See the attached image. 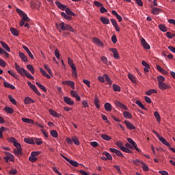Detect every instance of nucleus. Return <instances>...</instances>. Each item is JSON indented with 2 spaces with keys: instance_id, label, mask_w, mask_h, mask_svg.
<instances>
[{
  "instance_id": "nucleus-1",
  "label": "nucleus",
  "mask_w": 175,
  "mask_h": 175,
  "mask_svg": "<svg viewBox=\"0 0 175 175\" xmlns=\"http://www.w3.org/2000/svg\"><path fill=\"white\" fill-rule=\"evenodd\" d=\"M15 69L21 76H24V75H25L26 77L30 79V80H33L35 79L31 74H29V72H28V71H27V70L20 67L17 63H15Z\"/></svg>"
},
{
  "instance_id": "nucleus-2",
  "label": "nucleus",
  "mask_w": 175,
  "mask_h": 175,
  "mask_svg": "<svg viewBox=\"0 0 175 175\" xmlns=\"http://www.w3.org/2000/svg\"><path fill=\"white\" fill-rule=\"evenodd\" d=\"M59 27L62 31H70V32H74V29L71 26L65 24V23L62 22L59 23Z\"/></svg>"
},
{
  "instance_id": "nucleus-3",
  "label": "nucleus",
  "mask_w": 175,
  "mask_h": 175,
  "mask_svg": "<svg viewBox=\"0 0 175 175\" xmlns=\"http://www.w3.org/2000/svg\"><path fill=\"white\" fill-rule=\"evenodd\" d=\"M61 155H62V158H64V159H66L67 161V162L70 163V165H72V166H75V167H77V166H79V163H77V161L70 160L68 157H65L64 154H61Z\"/></svg>"
},
{
  "instance_id": "nucleus-4",
  "label": "nucleus",
  "mask_w": 175,
  "mask_h": 175,
  "mask_svg": "<svg viewBox=\"0 0 175 175\" xmlns=\"http://www.w3.org/2000/svg\"><path fill=\"white\" fill-rule=\"evenodd\" d=\"M64 101L66 105H69V106H73V105H75V101L68 96L64 97Z\"/></svg>"
},
{
  "instance_id": "nucleus-5",
  "label": "nucleus",
  "mask_w": 175,
  "mask_h": 175,
  "mask_svg": "<svg viewBox=\"0 0 175 175\" xmlns=\"http://www.w3.org/2000/svg\"><path fill=\"white\" fill-rule=\"evenodd\" d=\"M62 84L64 85H69L70 87H71V88L72 90H75V83L72 81H64L62 82Z\"/></svg>"
},
{
  "instance_id": "nucleus-6",
  "label": "nucleus",
  "mask_w": 175,
  "mask_h": 175,
  "mask_svg": "<svg viewBox=\"0 0 175 175\" xmlns=\"http://www.w3.org/2000/svg\"><path fill=\"white\" fill-rule=\"evenodd\" d=\"M109 51H111L113 54L114 58L116 59H120V55L118 54V51H117V49L116 48H110Z\"/></svg>"
},
{
  "instance_id": "nucleus-7",
  "label": "nucleus",
  "mask_w": 175,
  "mask_h": 175,
  "mask_svg": "<svg viewBox=\"0 0 175 175\" xmlns=\"http://www.w3.org/2000/svg\"><path fill=\"white\" fill-rule=\"evenodd\" d=\"M141 43L142 44L144 49H145L146 50H150V49H151V47L147 43V42H146V40L144 38H142Z\"/></svg>"
},
{
  "instance_id": "nucleus-8",
  "label": "nucleus",
  "mask_w": 175,
  "mask_h": 175,
  "mask_svg": "<svg viewBox=\"0 0 175 175\" xmlns=\"http://www.w3.org/2000/svg\"><path fill=\"white\" fill-rule=\"evenodd\" d=\"M109 150L111 151V152H113V154H116L118 157H124V154H122V152H121L120 150L116 148H109Z\"/></svg>"
},
{
  "instance_id": "nucleus-9",
  "label": "nucleus",
  "mask_w": 175,
  "mask_h": 175,
  "mask_svg": "<svg viewBox=\"0 0 175 175\" xmlns=\"http://www.w3.org/2000/svg\"><path fill=\"white\" fill-rule=\"evenodd\" d=\"M115 105L117 107H120L121 109H124V110H128V107L121 103L120 101H115Z\"/></svg>"
},
{
  "instance_id": "nucleus-10",
  "label": "nucleus",
  "mask_w": 175,
  "mask_h": 175,
  "mask_svg": "<svg viewBox=\"0 0 175 175\" xmlns=\"http://www.w3.org/2000/svg\"><path fill=\"white\" fill-rule=\"evenodd\" d=\"M71 69L72 70V77H77V69L76 68V66L75 64H72L70 66Z\"/></svg>"
},
{
  "instance_id": "nucleus-11",
  "label": "nucleus",
  "mask_w": 175,
  "mask_h": 175,
  "mask_svg": "<svg viewBox=\"0 0 175 175\" xmlns=\"http://www.w3.org/2000/svg\"><path fill=\"white\" fill-rule=\"evenodd\" d=\"M14 154L16 155L17 157L20 155H23V149L22 148H14Z\"/></svg>"
},
{
  "instance_id": "nucleus-12",
  "label": "nucleus",
  "mask_w": 175,
  "mask_h": 175,
  "mask_svg": "<svg viewBox=\"0 0 175 175\" xmlns=\"http://www.w3.org/2000/svg\"><path fill=\"white\" fill-rule=\"evenodd\" d=\"M159 140L161 142L164 144V146H166L167 147H170V144H169V142H167V141H166V139L163 138V137H159Z\"/></svg>"
},
{
  "instance_id": "nucleus-13",
  "label": "nucleus",
  "mask_w": 175,
  "mask_h": 175,
  "mask_svg": "<svg viewBox=\"0 0 175 175\" xmlns=\"http://www.w3.org/2000/svg\"><path fill=\"white\" fill-rule=\"evenodd\" d=\"M159 88L162 90H167V88H169V85L163 82L159 83Z\"/></svg>"
},
{
  "instance_id": "nucleus-14",
  "label": "nucleus",
  "mask_w": 175,
  "mask_h": 175,
  "mask_svg": "<svg viewBox=\"0 0 175 175\" xmlns=\"http://www.w3.org/2000/svg\"><path fill=\"white\" fill-rule=\"evenodd\" d=\"M25 21H29V18H28V16L26 15L22 18L20 22V26L23 27L24 24H25Z\"/></svg>"
},
{
  "instance_id": "nucleus-15",
  "label": "nucleus",
  "mask_w": 175,
  "mask_h": 175,
  "mask_svg": "<svg viewBox=\"0 0 175 175\" xmlns=\"http://www.w3.org/2000/svg\"><path fill=\"white\" fill-rule=\"evenodd\" d=\"M100 100H99V98L98 97L97 95L95 96L94 98V105L96 106V107L97 109H100V105H99Z\"/></svg>"
},
{
  "instance_id": "nucleus-16",
  "label": "nucleus",
  "mask_w": 175,
  "mask_h": 175,
  "mask_svg": "<svg viewBox=\"0 0 175 175\" xmlns=\"http://www.w3.org/2000/svg\"><path fill=\"white\" fill-rule=\"evenodd\" d=\"M161 12H162V10L161 8H158L154 7L152 9V14L158 15V14H159V13H161Z\"/></svg>"
},
{
  "instance_id": "nucleus-17",
  "label": "nucleus",
  "mask_w": 175,
  "mask_h": 175,
  "mask_svg": "<svg viewBox=\"0 0 175 175\" xmlns=\"http://www.w3.org/2000/svg\"><path fill=\"white\" fill-rule=\"evenodd\" d=\"M1 46L3 47V49H5V50H6V51H8V53H10V48L9 47V46L8 45V44H6V42L1 41L0 42Z\"/></svg>"
},
{
  "instance_id": "nucleus-18",
  "label": "nucleus",
  "mask_w": 175,
  "mask_h": 175,
  "mask_svg": "<svg viewBox=\"0 0 175 175\" xmlns=\"http://www.w3.org/2000/svg\"><path fill=\"white\" fill-rule=\"evenodd\" d=\"M124 124L126 125L129 129H136V127H135V126L133 125L132 123L129 122V121L125 120Z\"/></svg>"
},
{
  "instance_id": "nucleus-19",
  "label": "nucleus",
  "mask_w": 175,
  "mask_h": 175,
  "mask_svg": "<svg viewBox=\"0 0 175 175\" xmlns=\"http://www.w3.org/2000/svg\"><path fill=\"white\" fill-rule=\"evenodd\" d=\"M19 57L23 62H27L28 61V57H27V56L22 52H19Z\"/></svg>"
},
{
  "instance_id": "nucleus-20",
  "label": "nucleus",
  "mask_w": 175,
  "mask_h": 175,
  "mask_svg": "<svg viewBox=\"0 0 175 175\" xmlns=\"http://www.w3.org/2000/svg\"><path fill=\"white\" fill-rule=\"evenodd\" d=\"M23 49H24V50H25V51H27L29 57H31V59H33V55H32V53H31V51H29V49L26 46H23Z\"/></svg>"
},
{
  "instance_id": "nucleus-21",
  "label": "nucleus",
  "mask_w": 175,
  "mask_h": 175,
  "mask_svg": "<svg viewBox=\"0 0 175 175\" xmlns=\"http://www.w3.org/2000/svg\"><path fill=\"white\" fill-rule=\"evenodd\" d=\"M24 142L27 144H35V140L31 138H24Z\"/></svg>"
},
{
  "instance_id": "nucleus-22",
  "label": "nucleus",
  "mask_w": 175,
  "mask_h": 175,
  "mask_svg": "<svg viewBox=\"0 0 175 175\" xmlns=\"http://www.w3.org/2000/svg\"><path fill=\"white\" fill-rule=\"evenodd\" d=\"M40 72H41L42 76H44V77H46V79H51V77H50V75L47 74V72H46L43 68H40Z\"/></svg>"
},
{
  "instance_id": "nucleus-23",
  "label": "nucleus",
  "mask_w": 175,
  "mask_h": 175,
  "mask_svg": "<svg viewBox=\"0 0 175 175\" xmlns=\"http://www.w3.org/2000/svg\"><path fill=\"white\" fill-rule=\"evenodd\" d=\"M4 110L9 114H13L14 113V109L10 107H5Z\"/></svg>"
},
{
  "instance_id": "nucleus-24",
  "label": "nucleus",
  "mask_w": 175,
  "mask_h": 175,
  "mask_svg": "<svg viewBox=\"0 0 175 175\" xmlns=\"http://www.w3.org/2000/svg\"><path fill=\"white\" fill-rule=\"evenodd\" d=\"M25 105H31V103H35V100H32L29 97H26L25 98Z\"/></svg>"
},
{
  "instance_id": "nucleus-25",
  "label": "nucleus",
  "mask_w": 175,
  "mask_h": 175,
  "mask_svg": "<svg viewBox=\"0 0 175 175\" xmlns=\"http://www.w3.org/2000/svg\"><path fill=\"white\" fill-rule=\"evenodd\" d=\"M104 107L107 111H111V104L110 103H106Z\"/></svg>"
},
{
  "instance_id": "nucleus-26",
  "label": "nucleus",
  "mask_w": 175,
  "mask_h": 175,
  "mask_svg": "<svg viewBox=\"0 0 175 175\" xmlns=\"http://www.w3.org/2000/svg\"><path fill=\"white\" fill-rule=\"evenodd\" d=\"M123 116L124 118H129V120L132 118V113H129V111H124Z\"/></svg>"
},
{
  "instance_id": "nucleus-27",
  "label": "nucleus",
  "mask_w": 175,
  "mask_h": 175,
  "mask_svg": "<svg viewBox=\"0 0 175 175\" xmlns=\"http://www.w3.org/2000/svg\"><path fill=\"white\" fill-rule=\"evenodd\" d=\"M10 31L14 36H18V31L14 27H10Z\"/></svg>"
},
{
  "instance_id": "nucleus-28",
  "label": "nucleus",
  "mask_w": 175,
  "mask_h": 175,
  "mask_svg": "<svg viewBox=\"0 0 175 175\" xmlns=\"http://www.w3.org/2000/svg\"><path fill=\"white\" fill-rule=\"evenodd\" d=\"M36 85H38V87H39V88H40V90L44 91V92H47V90L46 89V87H44L43 85L40 84V83L36 82Z\"/></svg>"
},
{
  "instance_id": "nucleus-29",
  "label": "nucleus",
  "mask_w": 175,
  "mask_h": 175,
  "mask_svg": "<svg viewBox=\"0 0 175 175\" xmlns=\"http://www.w3.org/2000/svg\"><path fill=\"white\" fill-rule=\"evenodd\" d=\"M100 20L103 24H110V21L107 18L101 17Z\"/></svg>"
},
{
  "instance_id": "nucleus-30",
  "label": "nucleus",
  "mask_w": 175,
  "mask_h": 175,
  "mask_svg": "<svg viewBox=\"0 0 175 175\" xmlns=\"http://www.w3.org/2000/svg\"><path fill=\"white\" fill-rule=\"evenodd\" d=\"M159 29H160V31H162V32H167V28L166 27V26L161 24L159 25Z\"/></svg>"
},
{
  "instance_id": "nucleus-31",
  "label": "nucleus",
  "mask_w": 175,
  "mask_h": 175,
  "mask_svg": "<svg viewBox=\"0 0 175 175\" xmlns=\"http://www.w3.org/2000/svg\"><path fill=\"white\" fill-rule=\"evenodd\" d=\"M101 137H102V139H103L104 140H106L107 142L111 140V137L107 135V134L101 135Z\"/></svg>"
},
{
  "instance_id": "nucleus-32",
  "label": "nucleus",
  "mask_w": 175,
  "mask_h": 175,
  "mask_svg": "<svg viewBox=\"0 0 175 175\" xmlns=\"http://www.w3.org/2000/svg\"><path fill=\"white\" fill-rule=\"evenodd\" d=\"M112 87L113 91L116 92H120L121 91V88H120V85H118L113 84Z\"/></svg>"
},
{
  "instance_id": "nucleus-33",
  "label": "nucleus",
  "mask_w": 175,
  "mask_h": 175,
  "mask_svg": "<svg viewBox=\"0 0 175 175\" xmlns=\"http://www.w3.org/2000/svg\"><path fill=\"white\" fill-rule=\"evenodd\" d=\"M61 16H62L64 18H65L66 20H68V21H70V20H72V17L70 16H68V14H66V13L65 12H61Z\"/></svg>"
},
{
  "instance_id": "nucleus-34",
  "label": "nucleus",
  "mask_w": 175,
  "mask_h": 175,
  "mask_svg": "<svg viewBox=\"0 0 175 175\" xmlns=\"http://www.w3.org/2000/svg\"><path fill=\"white\" fill-rule=\"evenodd\" d=\"M16 12H17L18 14H19V16H21V17H22V18H23V17H25V16H27V14H25L23 10H20V9H18V8L16 9Z\"/></svg>"
},
{
  "instance_id": "nucleus-35",
  "label": "nucleus",
  "mask_w": 175,
  "mask_h": 175,
  "mask_svg": "<svg viewBox=\"0 0 175 175\" xmlns=\"http://www.w3.org/2000/svg\"><path fill=\"white\" fill-rule=\"evenodd\" d=\"M65 12L68 16H76V14L72 12L70 8H66Z\"/></svg>"
},
{
  "instance_id": "nucleus-36",
  "label": "nucleus",
  "mask_w": 175,
  "mask_h": 175,
  "mask_svg": "<svg viewBox=\"0 0 175 175\" xmlns=\"http://www.w3.org/2000/svg\"><path fill=\"white\" fill-rule=\"evenodd\" d=\"M103 77L105 79L106 81H107L108 84H111V79H110V77H109L107 74H104Z\"/></svg>"
},
{
  "instance_id": "nucleus-37",
  "label": "nucleus",
  "mask_w": 175,
  "mask_h": 175,
  "mask_svg": "<svg viewBox=\"0 0 175 175\" xmlns=\"http://www.w3.org/2000/svg\"><path fill=\"white\" fill-rule=\"evenodd\" d=\"M34 143L37 144V146H40V144H43V141L40 138H34Z\"/></svg>"
},
{
  "instance_id": "nucleus-38",
  "label": "nucleus",
  "mask_w": 175,
  "mask_h": 175,
  "mask_svg": "<svg viewBox=\"0 0 175 175\" xmlns=\"http://www.w3.org/2000/svg\"><path fill=\"white\" fill-rule=\"evenodd\" d=\"M27 68L28 70H29V71L32 73V75H34V74H35V69L33 68V67L32 66V65L28 64V65L27 66Z\"/></svg>"
},
{
  "instance_id": "nucleus-39",
  "label": "nucleus",
  "mask_w": 175,
  "mask_h": 175,
  "mask_svg": "<svg viewBox=\"0 0 175 175\" xmlns=\"http://www.w3.org/2000/svg\"><path fill=\"white\" fill-rule=\"evenodd\" d=\"M128 77H129V80H131V81H132V83H136V78H135V76H133V75L129 74Z\"/></svg>"
},
{
  "instance_id": "nucleus-40",
  "label": "nucleus",
  "mask_w": 175,
  "mask_h": 175,
  "mask_svg": "<svg viewBox=\"0 0 175 175\" xmlns=\"http://www.w3.org/2000/svg\"><path fill=\"white\" fill-rule=\"evenodd\" d=\"M158 92H157V90H154V89H152V90H148L146 94V95H152V94H157Z\"/></svg>"
},
{
  "instance_id": "nucleus-41",
  "label": "nucleus",
  "mask_w": 175,
  "mask_h": 175,
  "mask_svg": "<svg viewBox=\"0 0 175 175\" xmlns=\"http://www.w3.org/2000/svg\"><path fill=\"white\" fill-rule=\"evenodd\" d=\"M135 103H136V105H137L138 106H139V107H141V109H143V110H147V109H146V107H144V106L143 105V103H142L140 102V100H136V101H135Z\"/></svg>"
},
{
  "instance_id": "nucleus-42",
  "label": "nucleus",
  "mask_w": 175,
  "mask_h": 175,
  "mask_svg": "<svg viewBox=\"0 0 175 175\" xmlns=\"http://www.w3.org/2000/svg\"><path fill=\"white\" fill-rule=\"evenodd\" d=\"M116 146H118V147H119V148H120V150H122V148H124L125 146H124V143H122V142H120V141H118V142H116Z\"/></svg>"
},
{
  "instance_id": "nucleus-43",
  "label": "nucleus",
  "mask_w": 175,
  "mask_h": 175,
  "mask_svg": "<svg viewBox=\"0 0 175 175\" xmlns=\"http://www.w3.org/2000/svg\"><path fill=\"white\" fill-rule=\"evenodd\" d=\"M103 155H105L107 159H109V161H111L113 159V157H111V154L107 152H104Z\"/></svg>"
},
{
  "instance_id": "nucleus-44",
  "label": "nucleus",
  "mask_w": 175,
  "mask_h": 175,
  "mask_svg": "<svg viewBox=\"0 0 175 175\" xmlns=\"http://www.w3.org/2000/svg\"><path fill=\"white\" fill-rule=\"evenodd\" d=\"M154 116L157 119V121L159 122V121H161V116L159 115V113H158L157 111H154Z\"/></svg>"
},
{
  "instance_id": "nucleus-45",
  "label": "nucleus",
  "mask_w": 175,
  "mask_h": 175,
  "mask_svg": "<svg viewBox=\"0 0 175 175\" xmlns=\"http://www.w3.org/2000/svg\"><path fill=\"white\" fill-rule=\"evenodd\" d=\"M72 142L76 144V146H79L80 144V141L77 137H72Z\"/></svg>"
},
{
  "instance_id": "nucleus-46",
  "label": "nucleus",
  "mask_w": 175,
  "mask_h": 175,
  "mask_svg": "<svg viewBox=\"0 0 175 175\" xmlns=\"http://www.w3.org/2000/svg\"><path fill=\"white\" fill-rule=\"evenodd\" d=\"M93 42L96 44H99L100 46H102V42H100V40L99 39H98L96 38H93Z\"/></svg>"
},
{
  "instance_id": "nucleus-47",
  "label": "nucleus",
  "mask_w": 175,
  "mask_h": 175,
  "mask_svg": "<svg viewBox=\"0 0 175 175\" xmlns=\"http://www.w3.org/2000/svg\"><path fill=\"white\" fill-rule=\"evenodd\" d=\"M51 135L53 137H58V133L55 130H52L51 131Z\"/></svg>"
},
{
  "instance_id": "nucleus-48",
  "label": "nucleus",
  "mask_w": 175,
  "mask_h": 175,
  "mask_svg": "<svg viewBox=\"0 0 175 175\" xmlns=\"http://www.w3.org/2000/svg\"><path fill=\"white\" fill-rule=\"evenodd\" d=\"M22 121H23V122H26V124H31L32 122V120L27 118H23Z\"/></svg>"
},
{
  "instance_id": "nucleus-49",
  "label": "nucleus",
  "mask_w": 175,
  "mask_h": 175,
  "mask_svg": "<svg viewBox=\"0 0 175 175\" xmlns=\"http://www.w3.org/2000/svg\"><path fill=\"white\" fill-rule=\"evenodd\" d=\"M49 113H51V116H53V117H58V113L53 109H50Z\"/></svg>"
},
{
  "instance_id": "nucleus-50",
  "label": "nucleus",
  "mask_w": 175,
  "mask_h": 175,
  "mask_svg": "<svg viewBox=\"0 0 175 175\" xmlns=\"http://www.w3.org/2000/svg\"><path fill=\"white\" fill-rule=\"evenodd\" d=\"M141 164L142 165L143 170H145V172H148V166L143 162H142Z\"/></svg>"
},
{
  "instance_id": "nucleus-51",
  "label": "nucleus",
  "mask_w": 175,
  "mask_h": 175,
  "mask_svg": "<svg viewBox=\"0 0 175 175\" xmlns=\"http://www.w3.org/2000/svg\"><path fill=\"white\" fill-rule=\"evenodd\" d=\"M40 152L39 151H36V152H32L31 153V157H34L35 158H36V157H38V155H40Z\"/></svg>"
},
{
  "instance_id": "nucleus-52",
  "label": "nucleus",
  "mask_w": 175,
  "mask_h": 175,
  "mask_svg": "<svg viewBox=\"0 0 175 175\" xmlns=\"http://www.w3.org/2000/svg\"><path fill=\"white\" fill-rule=\"evenodd\" d=\"M175 34H172L170 32H167L166 33V36L168 38V39H173L174 38Z\"/></svg>"
},
{
  "instance_id": "nucleus-53",
  "label": "nucleus",
  "mask_w": 175,
  "mask_h": 175,
  "mask_svg": "<svg viewBox=\"0 0 175 175\" xmlns=\"http://www.w3.org/2000/svg\"><path fill=\"white\" fill-rule=\"evenodd\" d=\"M122 151H124V152H127L128 154H132V150H129L126 147L122 148Z\"/></svg>"
},
{
  "instance_id": "nucleus-54",
  "label": "nucleus",
  "mask_w": 175,
  "mask_h": 175,
  "mask_svg": "<svg viewBox=\"0 0 175 175\" xmlns=\"http://www.w3.org/2000/svg\"><path fill=\"white\" fill-rule=\"evenodd\" d=\"M8 99L13 103V105H17V103L16 102V99L12 97V96H8Z\"/></svg>"
},
{
  "instance_id": "nucleus-55",
  "label": "nucleus",
  "mask_w": 175,
  "mask_h": 175,
  "mask_svg": "<svg viewBox=\"0 0 175 175\" xmlns=\"http://www.w3.org/2000/svg\"><path fill=\"white\" fill-rule=\"evenodd\" d=\"M95 6H97V8H102L103 6V4H102V3L99 2V1H95L94 2Z\"/></svg>"
},
{
  "instance_id": "nucleus-56",
  "label": "nucleus",
  "mask_w": 175,
  "mask_h": 175,
  "mask_svg": "<svg viewBox=\"0 0 175 175\" xmlns=\"http://www.w3.org/2000/svg\"><path fill=\"white\" fill-rule=\"evenodd\" d=\"M157 80L159 83H163L165 81V77H163V76H159L157 77Z\"/></svg>"
},
{
  "instance_id": "nucleus-57",
  "label": "nucleus",
  "mask_w": 175,
  "mask_h": 175,
  "mask_svg": "<svg viewBox=\"0 0 175 175\" xmlns=\"http://www.w3.org/2000/svg\"><path fill=\"white\" fill-rule=\"evenodd\" d=\"M29 161H30V162H36L38 161V158L34 157L33 156H30L29 157Z\"/></svg>"
},
{
  "instance_id": "nucleus-58",
  "label": "nucleus",
  "mask_w": 175,
  "mask_h": 175,
  "mask_svg": "<svg viewBox=\"0 0 175 175\" xmlns=\"http://www.w3.org/2000/svg\"><path fill=\"white\" fill-rule=\"evenodd\" d=\"M44 69L47 70L48 73H49V75H51V69L50 68V67H49V65L44 64Z\"/></svg>"
},
{
  "instance_id": "nucleus-59",
  "label": "nucleus",
  "mask_w": 175,
  "mask_h": 175,
  "mask_svg": "<svg viewBox=\"0 0 175 175\" xmlns=\"http://www.w3.org/2000/svg\"><path fill=\"white\" fill-rule=\"evenodd\" d=\"M83 83H84V84H85L86 85H88V87H89V88L91 87L90 84L91 82H90V81L87 80V79H83Z\"/></svg>"
},
{
  "instance_id": "nucleus-60",
  "label": "nucleus",
  "mask_w": 175,
  "mask_h": 175,
  "mask_svg": "<svg viewBox=\"0 0 175 175\" xmlns=\"http://www.w3.org/2000/svg\"><path fill=\"white\" fill-rule=\"evenodd\" d=\"M55 55L57 59H59L60 55H59V51H58V49H56L55 51Z\"/></svg>"
},
{
  "instance_id": "nucleus-61",
  "label": "nucleus",
  "mask_w": 175,
  "mask_h": 175,
  "mask_svg": "<svg viewBox=\"0 0 175 175\" xmlns=\"http://www.w3.org/2000/svg\"><path fill=\"white\" fill-rule=\"evenodd\" d=\"M14 146L16 148H21V144L18 143L17 141L16 142H14Z\"/></svg>"
},
{
  "instance_id": "nucleus-62",
  "label": "nucleus",
  "mask_w": 175,
  "mask_h": 175,
  "mask_svg": "<svg viewBox=\"0 0 175 175\" xmlns=\"http://www.w3.org/2000/svg\"><path fill=\"white\" fill-rule=\"evenodd\" d=\"M100 13H107V10L103 5L101 8H100Z\"/></svg>"
},
{
  "instance_id": "nucleus-63",
  "label": "nucleus",
  "mask_w": 175,
  "mask_h": 175,
  "mask_svg": "<svg viewBox=\"0 0 175 175\" xmlns=\"http://www.w3.org/2000/svg\"><path fill=\"white\" fill-rule=\"evenodd\" d=\"M111 41L113 42V43H114L116 44V43H117V36L116 35H113L111 37Z\"/></svg>"
},
{
  "instance_id": "nucleus-64",
  "label": "nucleus",
  "mask_w": 175,
  "mask_h": 175,
  "mask_svg": "<svg viewBox=\"0 0 175 175\" xmlns=\"http://www.w3.org/2000/svg\"><path fill=\"white\" fill-rule=\"evenodd\" d=\"M135 2L138 6H143V1L142 0H135Z\"/></svg>"
}]
</instances>
